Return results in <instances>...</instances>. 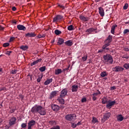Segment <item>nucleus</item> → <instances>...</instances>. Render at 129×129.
Returning a JSON list of instances; mask_svg holds the SVG:
<instances>
[{"label":"nucleus","mask_w":129,"mask_h":129,"mask_svg":"<svg viewBox=\"0 0 129 129\" xmlns=\"http://www.w3.org/2000/svg\"><path fill=\"white\" fill-rule=\"evenodd\" d=\"M51 108L54 111H57L59 110V106L57 105L52 104L51 105Z\"/></svg>","instance_id":"nucleus-17"},{"label":"nucleus","mask_w":129,"mask_h":129,"mask_svg":"<svg viewBox=\"0 0 129 129\" xmlns=\"http://www.w3.org/2000/svg\"><path fill=\"white\" fill-rule=\"evenodd\" d=\"M95 1L97 2H97H99V0H95Z\"/></svg>","instance_id":"nucleus-64"},{"label":"nucleus","mask_w":129,"mask_h":129,"mask_svg":"<svg viewBox=\"0 0 129 129\" xmlns=\"http://www.w3.org/2000/svg\"><path fill=\"white\" fill-rule=\"evenodd\" d=\"M17 70H12V71H11L12 74H17Z\"/></svg>","instance_id":"nucleus-46"},{"label":"nucleus","mask_w":129,"mask_h":129,"mask_svg":"<svg viewBox=\"0 0 129 129\" xmlns=\"http://www.w3.org/2000/svg\"><path fill=\"white\" fill-rule=\"evenodd\" d=\"M11 113H13V112H15V110H12L11 111H10Z\"/></svg>","instance_id":"nucleus-60"},{"label":"nucleus","mask_w":129,"mask_h":129,"mask_svg":"<svg viewBox=\"0 0 129 129\" xmlns=\"http://www.w3.org/2000/svg\"><path fill=\"white\" fill-rule=\"evenodd\" d=\"M20 49H21V50H23V51H26V50L28 49V46L25 45V46H21L20 47Z\"/></svg>","instance_id":"nucleus-31"},{"label":"nucleus","mask_w":129,"mask_h":129,"mask_svg":"<svg viewBox=\"0 0 129 129\" xmlns=\"http://www.w3.org/2000/svg\"><path fill=\"white\" fill-rule=\"evenodd\" d=\"M49 122V124H50L51 125H54V124H56V121L54 120H50Z\"/></svg>","instance_id":"nucleus-39"},{"label":"nucleus","mask_w":129,"mask_h":129,"mask_svg":"<svg viewBox=\"0 0 129 129\" xmlns=\"http://www.w3.org/2000/svg\"><path fill=\"white\" fill-rule=\"evenodd\" d=\"M3 72V69L0 68V72Z\"/></svg>","instance_id":"nucleus-61"},{"label":"nucleus","mask_w":129,"mask_h":129,"mask_svg":"<svg viewBox=\"0 0 129 129\" xmlns=\"http://www.w3.org/2000/svg\"><path fill=\"white\" fill-rule=\"evenodd\" d=\"M103 58L104 60L105 64H112L113 63V58L109 54H106L103 55Z\"/></svg>","instance_id":"nucleus-2"},{"label":"nucleus","mask_w":129,"mask_h":129,"mask_svg":"<svg viewBox=\"0 0 129 129\" xmlns=\"http://www.w3.org/2000/svg\"><path fill=\"white\" fill-rule=\"evenodd\" d=\"M8 46H10V43H5L3 44V46L5 47V48L6 47H8Z\"/></svg>","instance_id":"nucleus-43"},{"label":"nucleus","mask_w":129,"mask_h":129,"mask_svg":"<svg viewBox=\"0 0 129 129\" xmlns=\"http://www.w3.org/2000/svg\"><path fill=\"white\" fill-rule=\"evenodd\" d=\"M53 81V79H47L44 83V85H48Z\"/></svg>","instance_id":"nucleus-27"},{"label":"nucleus","mask_w":129,"mask_h":129,"mask_svg":"<svg viewBox=\"0 0 129 129\" xmlns=\"http://www.w3.org/2000/svg\"><path fill=\"white\" fill-rule=\"evenodd\" d=\"M63 19V16L61 15H57L55 17L53 18V22L57 23V22H59V21H61Z\"/></svg>","instance_id":"nucleus-8"},{"label":"nucleus","mask_w":129,"mask_h":129,"mask_svg":"<svg viewBox=\"0 0 129 129\" xmlns=\"http://www.w3.org/2000/svg\"><path fill=\"white\" fill-rule=\"evenodd\" d=\"M50 129H60V126L56 125L51 127Z\"/></svg>","instance_id":"nucleus-41"},{"label":"nucleus","mask_w":129,"mask_h":129,"mask_svg":"<svg viewBox=\"0 0 129 129\" xmlns=\"http://www.w3.org/2000/svg\"><path fill=\"white\" fill-rule=\"evenodd\" d=\"M36 124V121L34 120H31L28 122V129H32V127Z\"/></svg>","instance_id":"nucleus-11"},{"label":"nucleus","mask_w":129,"mask_h":129,"mask_svg":"<svg viewBox=\"0 0 129 129\" xmlns=\"http://www.w3.org/2000/svg\"><path fill=\"white\" fill-rule=\"evenodd\" d=\"M115 101H111L110 100H109L108 101V103L106 105V107L108 109H110L111 108V107L113 106V105H114L115 104Z\"/></svg>","instance_id":"nucleus-5"},{"label":"nucleus","mask_w":129,"mask_h":129,"mask_svg":"<svg viewBox=\"0 0 129 129\" xmlns=\"http://www.w3.org/2000/svg\"><path fill=\"white\" fill-rule=\"evenodd\" d=\"M127 33H129V30L125 29L123 31V34H127Z\"/></svg>","instance_id":"nucleus-49"},{"label":"nucleus","mask_w":129,"mask_h":129,"mask_svg":"<svg viewBox=\"0 0 129 129\" xmlns=\"http://www.w3.org/2000/svg\"><path fill=\"white\" fill-rule=\"evenodd\" d=\"M56 94H57V91H53L51 92L49 98L50 99H52V98L55 97L56 96Z\"/></svg>","instance_id":"nucleus-25"},{"label":"nucleus","mask_w":129,"mask_h":129,"mask_svg":"<svg viewBox=\"0 0 129 129\" xmlns=\"http://www.w3.org/2000/svg\"><path fill=\"white\" fill-rule=\"evenodd\" d=\"M123 70H124V69L119 66H116L113 68V71H114L115 72H120L121 71H123Z\"/></svg>","instance_id":"nucleus-7"},{"label":"nucleus","mask_w":129,"mask_h":129,"mask_svg":"<svg viewBox=\"0 0 129 129\" xmlns=\"http://www.w3.org/2000/svg\"><path fill=\"white\" fill-rule=\"evenodd\" d=\"M65 45L66 46H68L69 47H71L72 45H73V41L71 40H68L64 42Z\"/></svg>","instance_id":"nucleus-15"},{"label":"nucleus","mask_w":129,"mask_h":129,"mask_svg":"<svg viewBox=\"0 0 129 129\" xmlns=\"http://www.w3.org/2000/svg\"><path fill=\"white\" fill-rule=\"evenodd\" d=\"M17 29L19 31H26V30H27V28H26V27L22 25H17Z\"/></svg>","instance_id":"nucleus-13"},{"label":"nucleus","mask_w":129,"mask_h":129,"mask_svg":"<svg viewBox=\"0 0 129 129\" xmlns=\"http://www.w3.org/2000/svg\"><path fill=\"white\" fill-rule=\"evenodd\" d=\"M25 37L26 38H34V37H36V34L34 32H29L25 34Z\"/></svg>","instance_id":"nucleus-12"},{"label":"nucleus","mask_w":129,"mask_h":129,"mask_svg":"<svg viewBox=\"0 0 129 129\" xmlns=\"http://www.w3.org/2000/svg\"><path fill=\"white\" fill-rule=\"evenodd\" d=\"M46 70V67L43 66L39 68V71L40 72H44Z\"/></svg>","instance_id":"nucleus-34"},{"label":"nucleus","mask_w":129,"mask_h":129,"mask_svg":"<svg viewBox=\"0 0 129 129\" xmlns=\"http://www.w3.org/2000/svg\"><path fill=\"white\" fill-rule=\"evenodd\" d=\"M100 76L101 77H105V76H107V74L105 72H102L100 74Z\"/></svg>","instance_id":"nucleus-33"},{"label":"nucleus","mask_w":129,"mask_h":129,"mask_svg":"<svg viewBox=\"0 0 129 129\" xmlns=\"http://www.w3.org/2000/svg\"><path fill=\"white\" fill-rule=\"evenodd\" d=\"M68 30L69 31H73V30H74V27L73 26V25H71L68 27Z\"/></svg>","instance_id":"nucleus-32"},{"label":"nucleus","mask_w":129,"mask_h":129,"mask_svg":"<svg viewBox=\"0 0 129 129\" xmlns=\"http://www.w3.org/2000/svg\"><path fill=\"white\" fill-rule=\"evenodd\" d=\"M96 99H97V98L96 97V96H93V100H94V101H95V100H96Z\"/></svg>","instance_id":"nucleus-53"},{"label":"nucleus","mask_w":129,"mask_h":129,"mask_svg":"<svg viewBox=\"0 0 129 129\" xmlns=\"http://www.w3.org/2000/svg\"><path fill=\"white\" fill-rule=\"evenodd\" d=\"M32 113H39L40 115L46 114V109L41 106H35L31 109Z\"/></svg>","instance_id":"nucleus-1"},{"label":"nucleus","mask_w":129,"mask_h":129,"mask_svg":"<svg viewBox=\"0 0 129 129\" xmlns=\"http://www.w3.org/2000/svg\"><path fill=\"white\" fill-rule=\"evenodd\" d=\"M124 51H129V47H125L124 48Z\"/></svg>","instance_id":"nucleus-55"},{"label":"nucleus","mask_w":129,"mask_h":129,"mask_svg":"<svg viewBox=\"0 0 129 129\" xmlns=\"http://www.w3.org/2000/svg\"><path fill=\"white\" fill-rule=\"evenodd\" d=\"M61 33L62 32L58 30H55L54 31V33L55 34V35H60Z\"/></svg>","instance_id":"nucleus-38"},{"label":"nucleus","mask_w":129,"mask_h":129,"mask_svg":"<svg viewBox=\"0 0 129 129\" xmlns=\"http://www.w3.org/2000/svg\"><path fill=\"white\" fill-rule=\"evenodd\" d=\"M117 27V25H114L112 26L111 29V34H114V30H115V28Z\"/></svg>","instance_id":"nucleus-28"},{"label":"nucleus","mask_w":129,"mask_h":129,"mask_svg":"<svg viewBox=\"0 0 129 129\" xmlns=\"http://www.w3.org/2000/svg\"><path fill=\"white\" fill-rule=\"evenodd\" d=\"M57 101L59 103H60V104H64V103H65V101L64 100V99H63V97H59L57 99Z\"/></svg>","instance_id":"nucleus-23"},{"label":"nucleus","mask_w":129,"mask_h":129,"mask_svg":"<svg viewBox=\"0 0 129 129\" xmlns=\"http://www.w3.org/2000/svg\"><path fill=\"white\" fill-rule=\"evenodd\" d=\"M4 29H5L4 27L0 26V31H3Z\"/></svg>","instance_id":"nucleus-56"},{"label":"nucleus","mask_w":129,"mask_h":129,"mask_svg":"<svg viewBox=\"0 0 129 129\" xmlns=\"http://www.w3.org/2000/svg\"><path fill=\"white\" fill-rule=\"evenodd\" d=\"M86 101H87V100H86V98H82V100H81V102H86Z\"/></svg>","instance_id":"nucleus-48"},{"label":"nucleus","mask_w":129,"mask_h":129,"mask_svg":"<svg viewBox=\"0 0 129 129\" xmlns=\"http://www.w3.org/2000/svg\"><path fill=\"white\" fill-rule=\"evenodd\" d=\"M62 73V70L61 69H57L54 71V74L55 75H59Z\"/></svg>","instance_id":"nucleus-22"},{"label":"nucleus","mask_w":129,"mask_h":129,"mask_svg":"<svg viewBox=\"0 0 129 129\" xmlns=\"http://www.w3.org/2000/svg\"><path fill=\"white\" fill-rule=\"evenodd\" d=\"M41 79H42V77H39L38 78V79H37V82H38V83L40 82Z\"/></svg>","instance_id":"nucleus-50"},{"label":"nucleus","mask_w":129,"mask_h":129,"mask_svg":"<svg viewBox=\"0 0 129 129\" xmlns=\"http://www.w3.org/2000/svg\"><path fill=\"white\" fill-rule=\"evenodd\" d=\"M16 121H17V118L12 117L9 120V123L10 125H14L16 123Z\"/></svg>","instance_id":"nucleus-6"},{"label":"nucleus","mask_w":129,"mask_h":129,"mask_svg":"<svg viewBox=\"0 0 129 129\" xmlns=\"http://www.w3.org/2000/svg\"><path fill=\"white\" fill-rule=\"evenodd\" d=\"M76 126H77V125L76 124H75L74 123H72V127H73V128H75Z\"/></svg>","instance_id":"nucleus-44"},{"label":"nucleus","mask_w":129,"mask_h":129,"mask_svg":"<svg viewBox=\"0 0 129 129\" xmlns=\"http://www.w3.org/2000/svg\"><path fill=\"white\" fill-rule=\"evenodd\" d=\"M21 126L23 128L26 127V126H27V124L25 123H23L22 124Z\"/></svg>","instance_id":"nucleus-51"},{"label":"nucleus","mask_w":129,"mask_h":129,"mask_svg":"<svg viewBox=\"0 0 129 129\" xmlns=\"http://www.w3.org/2000/svg\"><path fill=\"white\" fill-rule=\"evenodd\" d=\"M77 124V125H81V122H79L78 123L76 124Z\"/></svg>","instance_id":"nucleus-58"},{"label":"nucleus","mask_w":129,"mask_h":129,"mask_svg":"<svg viewBox=\"0 0 129 129\" xmlns=\"http://www.w3.org/2000/svg\"><path fill=\"white\" fill-rule=\"evenodd\" d=\"M102 103H103V104H105L106 103H108V99H107V97H104L102 99Z\"/></svg>","instance_id":"nucleus-19"},{"label":"nucleus","mask_w":129,"mask_h":129,"mask_svg":"<svg viewBox=\"0 0 129 129\" xmlns=\"http://www.w3.org/2000/svg\"><path fill=\"white\" fill-rule=\"evenodd\" d=\"M98 10L100 16H101V17H104V10H103V8L99 7Z\"/></svg>","instance_id":"nucleus-14"},{"label":"nucleus","mask_w":129,"mask_h":129,"mask_svg":"<svg viewBox=\"0 0 129 129\" xmlns=\"http://www.w3.org/2000/svg\"><path fill=\"white\" fill-rule=\"evenodd\" d=\"M98 122V120L97 118L94 116L92 117V123L95 124V123H97Z\"/></svg>","instance_id":"nucleus-26"},{"label":"nucleus","mask_w":129,"mask_h":129,"mask_svg":"<svg viewBox=\"0 0 129 129\" xmlns=\"http://www.w3.org/2000/svg\"><path fill=\"white\" fill-rule=\"evenodd\" d=\"M125 24H129V21L126 22H125Z\"/></svg>","instance_id":"nucleus-63"},{"label":"nucleus","mask_w":129,"mask_h":129,"mask_svg":"<svg viewBox=\"0 0 129 129\" xmlns=\"http://www.w3.org/2000/svg\"><path fill=\"white\" fill-rule=\"evenodd\" d=\"M64 43V39L62 38H59L58 41L57 42V45H62Z\"/></svg>","instance_id":"nucleus-29"},{"label":"nucleus","mask_w":129,"mask_h":129,"mask_svg":"<svg viewBox=\"0 0 129 129\" xmlns=\"http://www.w3.org/2000/svg\"><path fill=\"white\" fill-rule=\"evenodd\" d=\"M68 91H67V89H64L61 91V93L60 94L59 97H62L64 98L66 95H67Z\"/></svg>","instance_id":"nucleus-10"},{"label":"nucleus","mask_w":129,"mask_h":129,"mask_svg":"<svg viewBox=\"0 0 129 129\" xmlns=\"http://www.w3.org/2000/svg\"><path fill=\"white\" fill-rule=\"evenodd\" d=\"M112 40V36L109 35L108 38L105 41V44L103 46V49H106V50H109V48H108L107 47L109 46V44H110V42H111Z\"/></svg>","instance_id":"nucleus-3"},{"label":"nucleus","mask_w":129,"mask_h":129,"mask_svg":"<svg viewBox=\"0 0 129 129\" xmlns=\"http://www.w3.org/2000/svg\"><path fill=\"white\" fill-rule=\"evenodd\" d=\"M108 50H107L106 48H103V46H102V49L98 50V53H103V52H107Z\"/></svg>","instance_id":"nucleus-30"},{"label":"nucleus","mask_w":129,"mask_h":129,"mask_svg":"<svg viewBox=\"0 0 129 129\" xmlns=\"http://www.w3.org/2000/svg\"><path fill=\"white\" fill-rule=\"evenodd\" d=\"M42 61L41 58H39L34 61H33L32 63H31V66H33L34 65H36V64H38V63H40Z\"/></svg>","instance_id":"nucleus-24"},{"label":"nucleus","mask_w":129,"mask_h":129,"mask_svg":"<svg viewBox=\"0 0 129 129\" xmlns=\"http://www.w3.org/2000/svg\"><path fill=\"white\" fill-rule=\"evenodd\" d=\"M16 10H17V8H16V7H13V8H12V10H13V11H16Z\"/></svg>","instance_id":"nucleus-57"},{"label":"nucleus","mask_w":129,"mask_h":129,"mask_svg":"<svg viewBox=\"0 0 129 129\" xmlns=\"http://www.w3.org/2000/svg\"><path fill=\"white\" fill-rule=\"evenodd\" d=\"M6 90H7V88L5 87L0 88V91H6Z\"/></svg>","instance_id":"nucleus-42"},{"label":"nucleus","mask_w":129,"mask_h":129,"mask_svg":"<svg viewBox=\"0 0 129 129\" xmlns=\"http://www.w3.org/2000/svg\"><path fill=\"white\" fill-rule=\"evenodd\" d=\"M116 89V88L115 86H113L111 87V90H114Z\"/></svg>","instance_id":"nucleus-54"},{"label":"nucleus","mask_w":129,"mask_h":129,"mask_svg":"<svg viewBox=\"0 0 129 129\" xmlns=\"http://www.w3.org/2000/svg\"><path fill=\"white\" fill-rule=\"evenodd\" d=\"M94 31H95V29H94L93 28H90L89 29H88L86 31V32H87L88 35H89V34H91L92 33H93V32H94Z\"/></svg>","instance_id":"nucleus-18"},{"label":"nucleus","mask_w":129,"mask_h":129,"mask_svg":"<svg viewBox=\"0 0 129 129\" xmlns=\"http://www.w3.org/2000/svg\"><path fill=\"white\" fill-rule=\"evenodd\" d=\"M123 67L125 68V69H129V63H125L123 64Z\"/></svg>","instance_id":"nucleus-37"},{"label":"nucleus","mask_w":129,"mask_h":129,"mask_svg":"<svg viewBox=\"0 0 129 129\" xmlns=\"http://www.w3.org/2000/svg\"><path fill=\"white\" fill-rule=\"evenodd\" d=\"M78 90V86L77 85H73L72 87V92H76Z\"/></svg>","instance_id":"nucleus-21"},{"label":"nucleus","mask_w":129,"mask_h":129,"mask_svg":"<svg viewBox=\"0 0 129 129\" xmlns=\"http://www.w3.org/2000/svg\"><path fill=\"white\" fill-rule=\"evenodd\" d=\"M127 8H128V4H125L123 7V10H127Z\"/></svg>","instance_id":"nucleus-40"},{"label":"nucleus","mask_w":129,"mask_h":129,"mask_svg":"<svg viewBox=\"0 0 129 129\" xmlns=\"http://www.w3.org/2000/svg\"><path fill=\"white\" fill-rule=\"evenodd\" d=\"M39 38H43V36L40 35V36H39Z\"/></svg>","instance_id":"nucleus-62"},{"label":"nucleus","mask_w":129,"mask_h":129,"mask_svg":"<svg viewBox=\"0 0 129 129\" xmlns=\"http://www.w3.org/2000/svg\"><path fill=\"white\" fill-rule=\"evenodd\" d=\"M80 19L83 22H87L89 20L88 17H85L82 15L80 16Z\"/></svg>","instance_id":"nucleus-16"},{"label":"nucleus","mask_w":129,"mask_h":129,"mask_svg":"<svg viewBox=\"0 0 129 129\" xmlns=\"http://www.w3.org/2000/svg\"><path fill=\"white\" fill-rule=\"evenodd\" d=\"M11 53H12V51H7L5 54L6 55H8V56H10V55H11Z\"/></svg>","instance_id":"nucleus-47"},{"label":"nucleus","mask_w":129,"mask_h":129,"mask_svg":"<svg viewBox=\"0 0 129 129\" xmlns=\"http://www.w3.org/2000/svg\"><path fill=\"white\" fill-rule=\"evenodd\" d=\"M110 115H111V114L110 112H107L103 115V117L102 119V120H103L104 121H105L110 117Z\"/></svg>","instance_id":"nucleus-9"},{"label":"nucleus","mask_w":129,"mask_h":129,"mask_svg":"<svg viewBox=\"0 0 129 129\" xmlns=\"http://www.w3.org/2000/svg\"><path fill=\"white\" fill-rule=\"evenodd\" d=\"M97 92L96 93H94L93 94V96H97V95H98V94H100L101 93L100 92V91H99V90H97Z\"/></svg>","instance_id":"nucleus-35"},{"label":"nucleus","mask_w":129,"mask_h":129,"mask_svg":"<svg viewBox=\"0 0 129 129\" xmlns=\"http://www.w3.org/2000/svg\"><path fill=\"white\" fill-rule=\"evenodd\" d=\"M58 6L59 7V8H60V9H62V10H64V9H65V7H64V6L63 5H61L60 4H57Z\"/></svg>","instance_id":"nucleus-45"},{"label":"nucleus","mask_w":129,"mask_h":129,"mask_svg":"<svg viewBox=\"0 0 129 129\" xmlns=\"http://www.w3.org/2000/svg\"><path fill=\"white\" fill-rule=\"evenodd\" d=\"M15 39V37H11L10 39V42H13V41H14Z\"/></svg>","instance_id":"nucleus-52"},{"label":"nucleus","mask_w":129,"mask_h":129,"mask_svg":"<svg viewBox=\"0 0 129 129\" xmlns=\"http://www.w3.org/2000/svg\"><path fill=\"white\" fill-rule=\"evenodd\" d=\"M13 24H17V21H13Z\"/></svg>","instance_id":"nucleus-59"},{"label":"nucleus","mask_w":129,"mask_h":129,"mask_svg":"<svg viewBox=\"0 0 129 129\" xmlns=\"http://www.w3.org/2000/svg\"><path fill=\"white\" fill-rule=\"evenodd\" d=\"M123 120V116L122 114H119L117 116V121H122Z\"/></svg>","instance_id":"nucleus-20"},{"label":"nucleus","mask_w":129,"mask_h":129,"mask_svg":"<svg viewBox=\"0 0 129 129\" xmlns=\"http://www.w3.org/2000/svg\"><path fill=\"white\" fill-rule=\"evenodd\" d=\"M66 119L69 121H74L76 119V115L75 114H70L66 115Z\"/></svg>","instance_id":"nucleus-4"},{"label":"nucleus","mask_w":129,"mask_h":129,"mask_svg":"<svg viewBox=\"0 0 129 129\" xmlns=\"http://www.w3.org/2000/svg\"><path fill=\"white\" fill-rule=\"evenodd\" d=\"M82 60L84 61H86V60H87V54H84L82 58Z\"/></svg>","instance_id":"nucleus-36"}]
</instances>
